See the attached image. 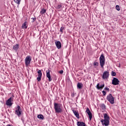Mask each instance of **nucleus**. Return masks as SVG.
<instances>
[{
    "mask_svg": "<svg viewBox=\"0 0 126 126\" xmlns=\"http://www.w3.org/2000/svg\"><path fill=\"white\" fill-rule=\"evenodd\" d=\"M110 117L106 114H104V119H101L100 122L103 126H108L110 124Z\"/></svg>",
    "mask_w": 126,
    "mask_h": 126,
    "instance_id": "obj_1",
    "label": "nucleus"
},
{
    "mask_svg": "<svg viewBox=\"0 0 126 126\" xmlns=\"http://www.w3.org/2000/svg\"><path fill=\"white\" fill-rule=\"evenodd\" d=\"M54 107L55 113L60 114L63 112V105L60 103H54Z\"/></svg>",
    "mask_w": 126,
    "mask_h": 126,
    "instance_id": "obj_2",
    "label": "nucleus"
},
{
    "mask_svg": "<svg viewBox=\"0 0 126 126\" xmlns=\"http://www.w3.org/2000/svg\"><path fill=\"white\" fill-rule=\"evenodd\" d=\"M21 113H22L21 108L20 107V106H18L16 108V110L15 111V115H17V116H18V117H20V116H21Z\"/></svg>",
    "mask_w": 126,
    "mask_h": 126,
    "instance_id": "obj_3",
    "label": "nucleus"
},
{
    "mask_svg": "<svg viewBox=\"0 0 126 126\" xmlns=\"http://www.w3.org/2000/svg\"><path fill=\"white\" fill-rule=\"evenodd\" d=\"M99 61L100 66H101V67H103V66H104V64H105V57H104V55L103 54L101 55L99 58Z\"/></svg>",
    "mask_w": 126,
    "mask_h": 126,
    "instance_id": "obj_4",
    "label": "nucleus"
},
{
    "mask_svg": "<svg viewBox=\"0 0 126 126\" xmlns=\"http://www.w3.org/2000/svg\"><path fill=\"white\" fill-rule=\"evenodd\" d=\"M31 57L28 56L25 59V64L26 66H28L29 64H30L31 63Z\"/></svg>",
    "mask_w": 126,
    "mask_h": 126,
    "instance_id": "obj_5",
    "label": "nucleus"
},
{
    "mask_svg": "<svg viewBox=\"0 0 126 126\" xmlns=\"http://www.w3.org/2000/svg\"><path fill=\"white\" fill-rule=\"evenodd\" d=\"M12 101H13V99H12V97H10L7 101L6 102V105H7V106H12Z\"/></svg>",
    "mask_w": 126,
    "mask_h": 126,
    "instance_id": "obj_6",
    "label": "nucleus"
},
{
    "mask_svg": "<svg viewBox=\"0 0 126 126\" xmlns=\"http://www.w3.org/2000/svg\"><path fill=\"white\" fill-rule=\"evenodd\" d=\"M120 83V81L116 78H114L112 80V84L113 85H119V83Z\"/></svg>",
    "mask_w": 126,
    "mask_h": 126,
    "instance_id": "obj_7",
    "label": "nucleus"
},
{
    "mask_svg": "<svg viewBox=\"0 0 126 126\" xmlns=\"http://www.w3.org/2000/svg\"><path fill=\"white\" fill-rule=\"evenodd\" d=\"M96 87L98 90H100V89H103L104 87H105V84H101L98 83L96 85Z\"/></svg>",
    "mask_w": 126,
    "mask_h": 126,
    "instance_id": "obj_8",
    "label": "nucleus"
},
{
    "mask_svg": "<svg viewBox=\"0 0 126 126\" xmlns=\"http://www.w3.org/2000/svg\"><path fill=\"white\" fill-rule=\"evenodd\" d=\"M38 77L37 79L38 81H41V78H42V71L41 70H38L37 71Z\"/></svg>",
    "mask_w": 126,
    "mask_h": 126,
    "instance_id": "obj_9",
    "label": "nucleus"
},
{
    "mask_svg": "<svg viewBox=\"0 0 126 126\" xmlns=\"http://www.w3.org/2000/svg\"><path fill=\"white\" fill-rule=\"evenodd\" d=\"M109 72L105 71L103 72L102 75V78L103 79H107L108 77H109Z\"/></svg>",
    "mask_w": 126,
    "mask_h": 126,
    "instance_id": "obj_10",
    "label": "nucleus"
},
{
    "mask_svg": "<svg viewBox=\"0 0 126 126\" xmlns=\"http://www.w3.org/2000/svg\"><path fill=\"white\" fill-rule=\"evenodd\" d=\"M86 112L89 117L90 120L91 121L92 119V113H91V112L89 110V108H87Z\"/></svg>",
    "mask_w": 126,
    "mask_h": 126,
    "instance_id": "obj_11",
    "label": "nucleus"
},
{
    "mask_svg": "<svg viewBox=\"0 0 126 126\" xmlns=\"http://www.w3.org/2000/svg\"><path fill=\"white\" fill-rule=\"evenodd\" d=\"M50 70H48L46 71V77L47 78H48L49 81H52V78H51V75H50Z\"/></svg>",
    "mask_w": 126,
    "mask_h": 126,
    "instance_id": "obj_12",
    "label": "nucleus"
},
{
    "mask_svg": "<svg viewBox=\"0 0 126 126\" xmlns=\"http://www.w3.org/2000/svg\"><path fill=\"white\" fill-rule=\"evenodd\" d=\"M55 45L58 49H61V48H62V43L60 41H55Z\"/></svg>",
    "mask_w": 126,
    "mask_h": 126,
    "instance_id": "obj_13",
    "label": "nucleus"
},
{
    "mask_svg": "<svg viewBox=\"0 0 126 126\" xmlns=\"http://www.w3.org/2000/svg\"><path fill=\"white\" fill-rule=\"evenodd\" d=\"M73 114L75 115V117H76V118L77 119H79V113H78V111L73 110Z\"/></svg>",
    "mask_w": 126,
    "mask_h": 126,
    "instance_id": "obj_14",
    "label": "nucleus"
},
{
    "mask_svg": "<svg viewBox=\"0 0 126 126\" xmlns=\"http://www.w3.org/2000/svg\"><path fill=\"white\" fill-rule=\"evenodd\" d=\"M77 126H86V125L85 124V123L82 122H78Z\"/></svg>",
    "mask_w": 126,
    "mask_h": 126,
    "instance_id": "obj_15",
    "label": "nucleus"
},
{
    "mask_svg": "<svg viewBox=\"0 0 126 126\" xmlns=\"http://www.w3.org/2000/svg\"><path fill=\"white\" fill-rule=\"evenodd\" d=\"M22 28L23 29H26V28H27V22H24V23L22 26Z\"/></svg>",
    "mask_w": 126,
    "mask_h": 126,
    "instance_id": "obj_16",
    "label": "nucleus"
},
{
    "mask_svg": "<svg viewBox=\"0 0 126 126\" xmlns=\"http://www.w3.org/2000/svg\"><path fill=\"white\" fill-rule=\"evenodd\" d=\"M19 48V44H17L15 45H14L13 46V50H14L15 51H17V50H18V49Z\"/></svg>",
    "mask_w": 126,
    "mask_h": 126,
    "instance_id": "obj_17",
    "label": "nucleus"
},
{
    "mask_svg": "<svg viewBox=\"0 0 126 126\" xmlns=\"http://www.w3.org/2000/svg\"><path fill=\"white\" fill-rule=\"evenodd\" d=\"M82 86H83V84H82L81 83H78L77 84V87L79 88V89H81V88H82Z\"/></svg>",
    "mask_w": 126,
    "mask_h": 126,
    "instance_id": "obj_18",
    "label": "nucleus"
},
{
    "mask_svg": "<svg viewBox=\"0 0 126 126\" xmlns=\"http://www.w3.org/2000/svg\"><path fill=\"white\" fill-rule=\"evenodd\" d=\"M14 2L18 4V5H19L20 4V2L21 1V0H14Z\"/></svg>",
    "mask_w": 126,
    "mask_h": 126,
    "instance_id": "obj_19",
    "label": "nucleus"
},
{
    "mask_svg": "<svg viewBox=\"0 0 126 126\" xmlns=\"http://www.w3.org/2000/svg\"><path fill=\"white\" fill-rule=\"evenodd\" d=\"M115 103V98H114V97L113 96H111V104H114Z\"/></svg>",
    "mask_w": 126,
    "mask_h": 126,
    "instance_id": "obj_20",
    "label": "nucleus"
},
{
    "mask_svg": "<svg viewBox=\"0 0 126 126\" xmlns=\"http://www.w3.org/2000/svg\"><path fill=\"white\" fill-rule=\"evenodd\" d=\"M37 118L38 119H40V120H44V116L42 114L38 115L37 116Z\"/></svg>",
    "mask_w": 126,
    "mask_h": 126,
    "instance_id": "obj_21",
    "label": "nucleus"
},
{
    "mask_svg": "<svg viewBox=\"0 0 126 126\" xmlns=\"http://www.w3.org/2000/svg\"><path fill=\"white\" fill-rule=\"evenodd\" d=\"M107 99L110 103H111V94H109V95L107 96Z\"/></svg>",
    "mask_w": 126,
    "mask_h": 126,
    "instance_id": "obj_22",
    "label": "nucleus"
},
{
    "mask_svg": "<svg viewBox=\"0 0 126 126\" xmlns=\"http://www.w3.org/2000/svg\"><path fill=\"white\" fill-rule=\"evenodd\" d=\"M100 108L103 110H105V109H106V106H105V104H100Z\"/></svg>",
    "mask_w": 126,
    "mask_h": 126,
    "instance_id": "obj_23",
    "label": "nucleus"
},
{
    "mask_svg": "<svg viewBox=\"0 0 126 126\" xmlns=\"http://www.w3.org/2000/svg\"><path fill=\"white\" fill-rule=\"evenodd\" d=\"M111 75H112V76H116V75H117V73L114 71H112Z\"/></svg>",
    "mask_w": 126,
    "mask_h": 126,
    "instance_id": "obj_24",
    "label": "nucleus"
},
{
    "mask_svg": "<svg viewBox=\"0 0 126 126\" xmlns=\"http://www.w3.org/2000/svg\"><path fill=\"white\" fill-rule=\"evenodd\" d=\"M46 12V10L45 9H42L40 13L41 14H44V13H45Z\"/></svg>",
    "mask_w": 126,
    "mask_h": 126,
    "instance_id": "obj_25",
    "label": "nucleus"
},
{
    "mask_svg": "<svg viewBox=\"0 0 126 126\" xmlns=\"http://www.w3.org/2000/svg\"><path fill=\"white\" fill-rule=\"evenodd\" d=\"M116 9H117V10H118V11H120V10H121V9L120 8V6L117 5L116 6Z\"/></svg>",
    "mask_w": 126,
    "mask_h": 126,
    "instance_id": "obj_26",
    "label": "nucleus"
},
{
    "mask_svg": "<svg viewBox=\"0 0 126 126\" xmlns=\"http://www.w3.org/2000/svg\"><path fill=\"white\" fill-rule=\"evenodd\" d=\"M64 30V27H62L60 29V32H62L63 33V31Z\"/></svg>",
    "mask_w": 126,
    "mask_h": 126,
    "instance_id": "obj_27",
    "label": "nucleus"
},
{
    "mask_svg": "<svg viewBox=\"0 0 126 126\" xmlns=\"http://www.w3.org/2000/svg\"><path fill=\"white\" fill-rule=\"evenodd\" d=\"M94 66L96 67V66H98V64H99V63H98V62H94Z\"/></svg>",
    "mask_w": 126,
    "mask_h": 126,
    "instance_id": "obj_28",
    "label": "nucleus"
},
{
    "mask_svg": "<svg viewBox=\"0 0 126 126\" xmlns=\"http://www.w3.org/2000/svg\"><path fill=\"white\" fill-rule=\"evenodd\" d=\"M61 7H62V5H58L56 8H57V9H60V8H61Z\"/></svg>",
    "mask_w": 126,
    "mask_h": 126,
    "instance_id": "obj_29",
    "label": "nucleus"
},
{
    "mask_svg": "<svg viewBox=\"0 0 126 126\" xmlns=\"http://www.w3.org/2000/svg\"><path fill=\"white\" fill-rule=\"evenodd\" d=\"M102 94H103L104 96H105V95H106V92L104 91H103L102 92Z\"/></svg>",
    "mask_w": 126,
    "mask_h": 126,
    "instance_id": "obj_30",
    "label": "nucleus"
},
{
    "mask_svg": "<svg viewBox=\"0 0 126 126\" xmlns=\"http://www.w3.org/2000/svg\"><path fill=\"white\" fill-rule=\"evenodd\" d=\"M59 73L61 74H62V73H63V70H61L59 71Z\"/></svg>",
    "mask_w": 126,
    "mask_h": 126,
    "instance_id": "obj_31",
    "label": "nucleus"
},
{
    "mask_svg": "<svg viewBox=\"0 0 126 126\" xmlns=\"http://www.w3.org/2000/svg\"><path fill=\"white\" fill-rule=\"evenodd\" d=\"M104 89L105 90H109V88H105Z\"/></svg>",
    "mask_w": 126,
    "mask_h": 126,
    "instance_id": "obj_32",
    "label": "nucleus"
},
{
    "mask_svg": "<svg viewBox=\"0 0 126 126\" xmlns=\"http://www.w3.org/2000/svg\"><path fill=\"white\" fill-rule=\"evenodd\" d=\"M32 19H33V20H36V19L34 18H33Z\"/></svg>",
    "mask_w": 126,
    "mask_h": 126,
    "instance_id": "obj_33",
    "label": "nucleus"
}]
</instances>
